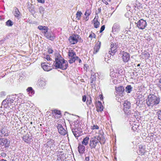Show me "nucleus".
Returning a JSON list of instances; mask_svg holds the SVG:
<instances>
[{"label":"nucleus","instance_id":"f3484780","mask_svg":"<svg viewBox=\"0 0 161 161\" xmlns=\"http://www.w3.org/2000/svg\"><path fill=\"white\" fill-rule=\"evenodd\" d=\"M78 150L80 154H83L85 151V147L82 144H79L78 146Z\"/></svg>","mask_w":161,"mask_h":161},{"label":"nucleus","instance_id":"79ce46f5","mask_svg":"<svg viewBox=\"0 0 161 161\" xmlns=\"http://www.w3.org/2000/svg\"><path fill=\"white\" fill-rule=\"evenodd\" d=\"M158 85L160 88V90H161V78H160L159 80Z\"/></svg>","mask_w":161,"mask_h":161},{"label":"nucleus","instance_id":"c85d7f7f","mask_svg":"<svg viewBox=\"0 0 161 161\" xmlns=\"http://www.w3.org/2000/svg\"><path fill=\"white\" fill-rule=\"evenodd\" d=\"M78 57H74L72 58H70V59L69 60V62L70 64L73 63L75 62L76 60H77Z\"/></svg>","mask_w":161,"mask_h":161},{"label":"nucleus","instance_id":"9b49d317","mask_svg":"<svg viewBox=\"0 0 161 161\" xmlns=\"http://www.w3.org/2000/svg\"><path fill=\"white\" fill-rule=\"evenodd\" d=\"M120 54L122 55V57L124 62H127L129 61L130 56L129 53L123 51L121 52Z\"/></svg>","mask_w":161,"mask_h":161},{"label":"nucleus","instance_id":"3c124183","mask_svg":"<svg viewBox=\"0 0 161 161\" xmlns=\"http://www.w3.org/2000/svg\"><path fill=\"white\" fill-rule=\"evenodd\" d=\"M78 61L79 63H81V60L78 57V58H77V60Z\"/></svg>","mask_w":161,"mask_h":161},{"label":"nucleus","instance_id":"9d476101","mask_svg":"<svg viewBox=\"0 0 161 161\" xmlns=\"http://www.w3.org/2000/svg\"><path fill=\"white\" fill-rule=\"evenodd\" d=\"M110 47L111 48L109 51V53L111 55L113 56L117 52V49L118 48L117 45L116 43H113V44H111Z\"/></svg>","mask_w":161,"mask_h":161},{"label":"nucleus","instance_id":"ddd939ff","mask_svg":"<svg viewBox=\"0 0 161 161\" xmlns=\"http://www.w3.org/2000/svg\"><path fill=\"white\" fill-rule=\"evenodd\" d=\"M55 142L53 140L48 141L46 144V147H49L52 150H53L55 147Z\"/></svg>","mask_w":161,"mask_h":161},{"label":"nucleus","instance_id":"49530a36","mask_svg":"<svg viewBox=\"0 0 161 161\" xmlns=\"http://www.w3.org/2000/svg\"><path fill=\"white\" fill-rule=\"evenodd\" d=\"M53 50L49 48L48 50V52L49 53H52L53 52Z\"/></svg>","mask_w":161,"mask_h":161},{"label":"nucleus","instance_id":"bf43d9fd","mask_svg":"<svg viewBox=\"0 0 161 161\" xmlns=\"http://www.w3.org/2000/svg\"><path fill=\"white\" fill-rule=\"evenodd\" d=\"M0 114H2V113H0Z\"/></svg>","mask_w":161,"mask_h":161},{"label":"nucleus","instance_id":"8fccbe9b","mask_svg":"<svg viewBox=\"0 0 161 161\" xmlns=\"http://www.w3.org/2000/svg\"><path fill=\"white\" fill-rule=\"evenodd\" d=\"M102 1L103 3H105L106 5H108V2L107 0H102Z\"/></svg>","mask_w":161,"mask_h":161},{"label":"nucleus","instance_id":"ea45409f","mask_svg":"<svg viewBox=\"0 0 161 161\" xmlns=\"http://www.w3.org/2000/svg\"><path fill=\"white\" fill-rule=\"evenodd\" d=\"M54 113L55 114L60 115L61 114V112L60 111L55 110H54Z\"/></svg>","mask_w":161,"mask_h":161},{"label":"nucleus","instance_id":"b1692460","mask_svg":"<svg viewBox=\"0 0 161 161\" xmlns=\"http://www.w3.org/2000/svg\"><path fill=\"white\" fill-rule=\"evenodd\" d=\"M89 140V138L88 136H86L84 138L83 141L81 142L82 144L86 146L88 145Z\"/></svg>","mask_w":161,"mask_h":161},{"label":"nucleus","instance_id":"bb28decb","mask_svg":"<svg viewBox=\"0 0 161 161\" xmlns=\"http://www.w3.org/2000/svg\"><path fill=\"white\" fill-rule=\"evenodd\" d=\"M82 14V13L80 11H78L76 14V18L77 20L80 19L81 17Z\"/></svg>","mask_w":161,"mask_h":161},{"label":"nucleus","instance_id":"052dcab7","mask_svg":"<svg viewBox=\"0 0 161 161\" xmlns=\"http://www.w3.org/2000/svg\"><path fill=\"white\" fill-rule=\"evenodd\" d=\"M0 149H1L0 148Z\"/></svg>","mask_w":161,"mask_h":161},{"label":"nucleus","instance_id":"c756f323","mask_svg":"<svg viewBox=\"0 0 161 161\" xmlns=\"http://www.w3.org/2000/svg\"><path fill=\"white\" fill-rule=\"evenodd\" d=\"M89 37L91 38V40H92L93 38H96V35L95 33L91 32V33L90 34Z\"/></svg>","mask_w":161,"mask_h":161},{"label":"nucleus","instance_id":"f8f14e48","mask_svg":"<svg viewBox=\"0 0 161 161\" xmlns=\"http://www.w3.org/2000/svg\"><path fill=\"white\" fill-rule=\"evenodd\" d=\"M44 36L48 40L53 41L55 38V35L52 32H46L44 34Z\"/></svg>","mask_w":161,"mask_h":161},{"label":"nucleus","instance_id":"f704fd0d","mask_svg":"<svg viewBox=\"0 0 161 161\" xmlns=\"http://www.w3.org/2000/svg\"><path fill=\"white\" fill-rule=\"evenodd\" d=\"M91 14V11L90 9H87L86 10L84 15L85 16H89Z\"/></svg>","mask_w":161,"mask_h":161},{"label":"nucleus","instance_id":"4d7b16f0","mask_svg":"<svg viewBox=\"0 0 161 161\" xmlns=\"http://www.w3.org/2000/svg\"><path fill=\"white\" fill-rule=\"evenodd\" d=\"M140 66V64H137V67H139V66Z\"/></svg>","mask_w":161,"mask_h":161},{"label":"nucleus","instance_id":"13d9d810","mask_svg":"<svg viewBox=\"0 0 161 161\" xmlns=\"http://www.w3.org/2000/svg\"><path fill=\"white\" fill-rule=\"evenodd\" d=\"M107 1L108 2H110V0H107Z\"/></svg>","mask_w":161,"mask_h":161},{"label":"nucleus","instance_id":"0eeeda50","mask_svg":"<svg viewBox=\"0 0 161 161\" xmlns=\"http://www.w3.org/2000/svg\"><path fill=\"white\" fill-rule=\"evenodd\" d=\"M10 142L7 139L3 138L0 139V147L4 148L8 147L9 146Z\"/></svg>","mask_w":161,"mask_h":161},{"label":"nucleus","instance_id":"39448f33","mask_svg":"<svg viewBox=\"0 0 161 161\" xmlns=\"http://www.w3.org/2000/svg\"><path fill=\"white\" fill-rule=\"evenodd\" d=\"M110 75L111 77V80L114 84H117L118 81V74L115 73L114 71H111Z\"/></svg>","mask_w":161,"mask_h":161},{"label":"nucleus","instance_id":"4468645a","mask_svg":"<svg viewBox=\"0 0 161 161\" xmlns=\"http://www.w3.org/2000/svg\"><path fill=\"white\" fill-rule=\"evenodd\" d=\"M59 133L61 135H64L66 133V130L60 124H58L57 127Z\"/></svg>","mask_w":161,"mask_h":161},{"label":"nucleus","instance_id":"1a4fd4ad","mask_svg":"<svg viewBox=\"0 0 161 161\" xmlns=\"http://www.w3.org/2000/svg\"><path fill=\"white\" fill-rule=\"evenodd\" d=\"M79 36L78 35L70 36L69 38V40L70 44H75L76 43L78 42V39Z\"/></svg>","mask_w":161,"mask_h":161},{"label":"nucleus","instance_id":"4be33fe9","mask_svg":"<svg viewBox=\"0 0 161 161\" xmlns=\"http://www.w3.org/2000/svg\"><path fill=\"white\" fill-rule=\"evenodd\" d=\"M116 91L119 93H122L124 92V88L123 86H119L118 87L115 88Z\"/></svg>","mask_w":161,"mask_h":161},{"label":"nucleus","instance_id":"4c0bfd02","mask_svg":"<svg viewBox=\"0 0 161 161\" xmlns=\"http://www.w3.org/2000/svg\"><path fill=\"white\" fill-rule=\"evenodd\" d=\"M27 91L28 92H31V93H34V92L33 91L32 88L31 87H29L27 89Z\"/></svg>","mask_w":161,"mask_h":161},{"label":"nucleus","instance_id":"a18cd8bd","mask_svg":"<svg viewBox=\"0 0 161 161\" xmlns=\"http://www.w3.org/2000/svg\"><path fill=\"white\" fill-rule=\"evenodd\" d=\"M1 156L3 157H5L6 156V154L4 152H2L0 154Z\"/></svg>","mask_w":161,"mask_h":161},{"label":"nucleus","instance_id":"6ab92c4d","mask_svg":"<svg viewBox=\"0 0 161 161\" xmlns=\"http://www.w3.org/2000/svg\"><path fill=\"white\" fill-rule=\"evenodd\" d=\"M38 84L40 86L43 87L45 86L46 83L44 79L41 78L38 80Z\"/></svg>","mask_w":161,"mask_h":161},{"label":"nucleus","instance_id":"a878e982","mask_svg":"<svg viewBox=\"0 0 161 161\" xmlns=\"http://www.w3.org/2000/svg\"><path fill=\"white\" fill-rule=\"evenodd\" d=\"M5 108L6 109H8L9 108V107L8 106V104L6 102L5 100H4L2 103V106L1 108Z\"/></svg>","mask_w":161,"mask_h":161},{"label":"nucleus","instance_id":"603ef678","mask_svg":"<svg viewBox=\"0 0 161 161\" xmlns=\"http://www.w3.org/2000/svg\"><path fill=\"white\" fill-rule=\"evenodd\" d=\"M89 157H86L85 158V161H89Z\"/></svg>","mask_w":161,"mask_h":161},{"label":"nucleus","instance_id":"864d4df0","mask_svg":"<svg viewBox=\"0 0 161 161\" xmlns=\"http://www.w3.org/2000/svg\"><path fill=\"white\" fill-rule=\"evenodd\" d=\"M132 129L134 131L136 130V128L134 126H133V127H132Z\"/></svg>","mask_w":161,"mask_h":161},{"label":"nucleus","instance_id":"423d86ee","mask_svg":"<svg viewBox=\"0 0 161 161\" xmlns=\"http://www.w3.org/2000/svg\"><path fill=\"white\" fill-rule=\"evenodd\" d=\"M137 27L140 29H144L147 26V24L146 21L143 19H140L136 23Z\"/></svg>","mask_w":161,"mask_h":161},{"label":"nucleus","instance_id":"5701e85b","mask_svg":"<svg viewBox=\"0 0 161 161\" xmlns=\"http://www.w3.org/2000/svg\"><path fill=\"white\" fill-rule=\"evenodd\" d=\"M139 151L141 155H143L145 153V146H139Z\"/></svg>","mask_w":161,"mask_h":161},{"label":"nucleus","instance_id":"6e6d98bb","mask_svg":"<svg viewBox=\"0 0 161 161\" xmlns=\"http://www.w3.org/2000/svg\"><path fill=\"white\" fill-rule=\"evenodd\" d=\"M100 99H102V98H103V97H102V95H100Z\"/></svg>","mask_w":161,"mask_h":161},{"label":"nucleus","instance_id":"a19ab883","mask_svg":"<svg viewBox=\"0 0 161 161\" xmlns=\"http://www.w3.org/2000/svg\"><path fill=\"white\" fill-rule=\"evenodd\" d=\"M105 28V26L104 25H103L102 26L100 29V32L101 33L104 30Z\"/></svg>","mask_w":161,"mask_h":161},{"label":"nucleus","instance_id":"c9c22d12","mask_svg":"<svg viewBox=\"0 0 161 161\" xmlns=\"http://www.w3.org/2000/svg\"><path fill=\"white\" fill-rule=\"evenodd\" d=\"M100 23L97 21H95V22H94V26L95 28H97L99 25Z\"/></svg>","mask_w":161,"mask_h":161},{"label":"nucleus","instance_id":"2f4dec72","mask_svg":"<svg viewBox=\"0 0 161 161\" xmlns=\"http://www.w3.org/2000/svg\"><path fill=\"white\" fill-rule=\"evenodd\" d=\"M13 24V22L10 20H8L6 22V25L8 26H11Z\"/></svg>","mask_w":161,"mask_h":161},{"label":"nucleus","instance_id":"473e14b6","mask_svg":"<svg viewBox=\"0 0 161 161\" xmlns=\"http://www.w3.org/2000/svg\"><path fill=\"white\" fill-rule=\"evenodd\" d=\"M6 113L4 112L3 113V114H4V115L6 116V118H9L10 116L11 115V112L8 111L7 113L6 114H5Z\"/></svg>","mask_w":161,"mask_h":161},{"label":"nucleus","instance_id":"58836bf2","mask_svg":"<svg viewBox=\"0 0 161 161\" xmlns=\"http://www.w3.org/2000/svg\"><path fill=\"white\" fill-rule=\"evenodd\" d=\"M99 129V127L97 125H93V126H92V130H94L95 129L98 130Z\"/></svg>","mask_w":161,"mask_h":161},{"label":"nucleus","instance_id":"2eb2a0df","mask_svg":"<svg viewBox=\"0 0 161 161\" xmlns=\"http://www.w3.org/2000/svg\"><path fill=\"white\" fill-rule=\"evenodd\" d=\"M101 45V42L100 41H98V42L94 46L93 54H96L99 51Z\"/></svg>","mask_w":161,"mask_h":161},{"label":"nucleus","instance_id":"5fc2aeb1","mask_svg":"<svg viewBox=\"0 0 161 161\" xmlns=\"http://www.w3.org/2000/svg\"><path fill=\"white\" fill-rule=\"evenodd\" d=\"M1 134L4 135V136H5V134H4V133L3 132V130H1Z\"/></svg>","mask_w":161,"mask_h":161},{"label":"nucleus","instance_id":"cd10ccee","mask_svg":"<svg viewBox=\"0 0 161 161\" xmlns=\"http://www.w3.org/2000/svg\"><path fill=\"white\" fill-rule=\"evenodd\" d=\"M14 15L16 17H18L20 15V12L18 10V9L17 8H15L14 9Z\"/></svg>","mask_w":161,"mask_h":161},{"label":"nucleus","instance_id":"72a5a7b5","mask_svg":"<svg viewBox=\"0 0 161 161\" xmlns=\"http://www.w3.org/2000/svg\"><path fill=\"white\" fill-rule=\"evenodd\" d=\"M39 12L40 13L42 14H43L44 13V8L42 6H40L39 8Z\"/></svg>","mask_w":161,"mask_h":161},{"label":"nucleus","instance_id":"e433bc0d","mask_svg":"<svg viewBox=\"0 0 161 161\" xmlns=\"http://www.w3.org/2000/svg\"><path fill=\"white\" fill-rule=\"evenodd\" d=\"M44 55V58L46 59L47 61H52V59L50 58V56L49 55Z\"/></svg>","mask_w":161,"mask_h":161},{"label":"nucleus","instance_id":"393cba45","mask_svg":"<svg viewBox=\"0 0 161 161\" xmlns=\"http://www.w3.org/2000/svg\"><path fill=\"white\" fill-rule=\"evenodd\" d=\"M68 56L70 58L76 57V53L73 50L69 51L68 52Z\"/></svg>","mask_w":161,"mask_h":161},{"label":"nucleus","instance_id":"412c9836","mask_svg":"<svg viewBox=\"0 0 161 161\" xmlns=\"http://www.w3.org/2000/svg\"><path fill=\"white\" fill-rule=\"evenodd\" d=\"M38 28L40 30L42 31V32L44 33V34L47 32L48 30V28L46 26H42V25H39L38 27Z\"/></svg>","mask_w":161,"mask_h":161},{"label":"nucleus","instance_id":"20e7f679","mask_svg":"<svg viewBox=\"0 0 161 161\" xmlns=\"http://www.w3.org/2000/svg\"><path fill=\"white\" fill-rule=\"evenodd\" d=\"M72 132L75 137L78 139V137L81 135L82 131L81 129L78 127L77 125H75V123L74 125H71Z\"/></svg>","mask_w":161,"mask_h":161},{"label":"nucleus","instance_id":"f257e3e1","mask_svg":"<svg viewBox=\"0 0 161 161\" xmlns=\"http://www.w3.org/2000/svg\"><path fill=\"white\" fill-rule=\"evenodd\" d=\"M53 65L56 69H60L63 70L66 69L68 66V63L60 55H58L55 58Z\"/></svg>","mask_w":161,"mask_h":161},{"label":"nucleus","instance_id":"c03bdc74","mask_svg":"<svg viewBox=\"0 0 161 161\" xmlns=\"http://www.w3.org/2000/svg\"><path fill=\"white\" fill-rule=\"evenodd\" d=\"M89 19V17L88 16H85L83 17V19L84 20H85V21H87Z\"/></svg>","mask_w":161,"mask_h":161},{"label":"nucleus","instance_id":"09e8293b","mask_svg":"<svg viewBox=\"0 0 161 161\" xmlns=\"http://www.w3.org/2000/svg\"><path fill=\"white\" fill-rule=\"evenodd\" d=\"M86 97L85 96H84L83 97L82 101L83 102H85L86 101Z\"/></svg>","mask_w":161,"mask_h":161},{"label":"nucleus","instance_id":"aec40b11","mask_svg":"<svg viewBox=\"0 0 161 161\" xmlns=\"http://www.w3.org/2000/svg\"><path fill=\"white\" fill-rule=\"evenodd\" d=\"M97 112H101L103 111V107L102 104V103L99 101H98V104L97 107Z\"/></svg>","mask_w":161,"mask_h":161},{"label":"nucleus","instance_id":"f03ea898","mask_svg":"<svg viewBox=\"0 0 161 161\" xmlns=\"http://www.w3.org/2000/svg\"><path fill=\"white\" fill-rule=\"evenodd\" d=\"M105 138L104 136L100 135L98 136H95L91 138L90 140L89 146L91 149L95 148L97 144L100 142L101 143L102 141L104 143Z\"/></svg>","mask_w":161,"mask_h":161},{"label":"nucleus","instance_id":"de8ad7c7","mask_svg":"<svg viewBox=\"0 0 161 161\" xmlns=\"http://www.w3.org/2000/svg\"><path fill=\"white\" fill-rule=\"evenodd\" d=\"M38 2L43 3H45V0H37Z\"/></svg>","mask_w":161,"mask_h":161},{"label":"nucleus","instance_id":"a211bd4d","mask_svg":"<svg viewBox=\"0 0 161 161\" xmlns=\"http://www.w3.org/2000/svg\"><path fill=\"white\" fill-rule=\"evenodd\" d=\"M42 67L44 70L48 71L52 69L50 67L46 64L45 63H42L41 64Z\"/></svg>","mask_w":161,"mask_h":161},{"label":"nucleus","instance_id":"7c9ffc66","mask_svg":"<svg viewBox=\"0 0 161 161\" xmlns=\"http://www.w3.org/2000/svg\"><path fill=\"white\" fill-rule=\"evenodd\" d=\"M132 87L130 85H128L126 87V91L128 93L131 91Z\"/></svg>","mask_w":161,"mask_h":161},{"label":"nucleus","instance_id":"7ed1b4c3","mask_svg":"<svg viewBox=\"0 0 161 161\" xmlns=\"http://www.w3.org/2000/svg\"><path fill=\"white\" fill-rule=\"evenodd\" d=\"M147 104L148 106L152 107L158 104L160 102L159 97L154 95L150 94L148 96L147 100Z\"/></svg>","mask_w":161,"mask_h":161},{"label":"nucleus","instance_id":"37998d69","mask_svg":"<svg viewBox=\"0 0 161 161\" xmlns=\"http://www.w3.org/2000/svg\"><path fill=\"white\" fill-rule=\"evenodd\" d=\"M158 118L159 119L161 120V111L158 112Z\"/></svg>","mask_w":161,"mask_h":161},{"label":"nucleus","instance_id":"dca6fc26","mask_svg":"<svg viewBox=\"0 0 161 161\" xmlns=\"http://www.w3.org/2000/svg\"><path fill=\"white\" fill-rule=\"evenodd\" d=\"M124 110L125 112L128 109L130 108L131 107L130 103L127 100L125 101L124 103Z\"/></svg>","mask_w":161,"mask_h":161},{"label":"nucleus","instance_id":"6e6552de","mask_svg":"<svg viewBox=\"0 0 161 161\" xmlns=\"http://www.w3.org/2000/svg\"><path fill=\"white\" fill-rule=\"evenodd\" d=\"M120 30V26L119 24L114 23L112 28V32L114 34H118Z\"/></svg>","mask_w":161,"mask_h":161}]
</instances>
